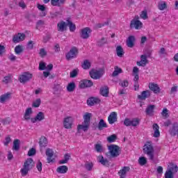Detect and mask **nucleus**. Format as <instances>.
Here are the masks:
<instances>
[{
    "label": "nucleus",
    "instance_id": "c9c22d12",
    "mask_svg": "<svg viewBox=\"0 0 178 178\" xmlns=\"http://www.w3.org/2000/svg\"><path fill=\"white\" fill-rule=\"evenodd\" d=\"M95 149L97 152H104L105 151V148L101 143H97L95 145Z\"/></svg>",
    "mask_w": 178,
    "mask_h": 178
},
{
    "label": "nucleus",
    "instance_id": "6e6552de",
    "mask_svg": "<svg viewBox=\"0 0 178 178\" xmlns=\"http://www.w3.org/2000/svg\"><path fill=\"white\" fill-rule=\"evenodd\" d=\"M91 29L88 27L83 28L81 29L80 31V37L81 38H83V40H87L88 38H90V35H91L92 33Z\"/></svg>",
    "mask_w": 178,
    "mask_h": 178
},
{
    "label": "nucleus",
    "instance_id": "ddd939ff",
    "mask_svg": "<svg viewBox=\"0 0 178 178\" xmlns=\"http://www.w3.org/2000/svg\"><path fill=\"white\" fill-rule=\"evenodd\" d=\"M46 155L47 156V161L48 163H54V162H55V159L53 158L54 150H52L51 149H47Z\"/></svg>",
    "mask_w": 178,
    "mask_h": 178
},
{
    "label": "nucleus",
    "instance_id": "473e14b6",
    "mask_svg": "<svg viewBox=\"0 0 178 178\" xmlns=\"http://www.w3.org/2000/svg\"><path fill=\"white\" fill-rule=\"evenodd\" d=\"M97 161L104 166H106V165H108V163H109V161H108V159H106V158H104L102 155L97 157Z\"/></svg>",
    "mask_w": 178,
    "mask_h": 178
},
{
    "label": "nucleus",
    "instance_id": "603ef678",
    "mask_svg": "<svg viewBox=\"0 0 178 178\" xmlns=\"http://www.w3.org/2000/svg\"><path fill=\"white\" fill-rule=\"evenodd\" d=\"M70 159V154H66L64 156V159L60 161V163L63 164V163H67V161Z\"/></svg>",
    "mask_w": 178,
    "mask_h": 178
},
{
    "label": "nucleus",
    "instance_id": "0e129e2a",
    "mask_svg": "<svg viewBox=\"0 0 178 178\" xmlns=\"http://www.w3.org/2000/svg\"><path fill=\"white\" fill-rule=\"evenodd\" d=\"M157 173L159 176H162V173H163V168L162 166L157 167Z\"/></svg>",
    "mask_w": 178,
    "mask_h": 178
},
{
    "label": "nucleus",
    "instance_id": "e433bc0d",
    "mask_svg": "<svg viewBox=\"0 0 178 178\" xmlns=\"http://www.w3.org/2000/svg\"><path fill=\"white\" fill-rule=\"evenodd\" d=\"M39 144L42 147H47L48 144V140H47V138H45V136H42L40 139Z\"/></svg>",
    "mask_w": 178,
    "mask_h": 178
},
{
    "label": "nucleus",
    "instance_id": "423d86ee",
    "mask_svg": "<svg viewBox=\"0 0 178 178\" xmlns=\"http://www.w3.org/2000/svg\"><path fill=\"white\" fill-rule=\"evenodd\" d=\"M33 79V74L27 72H24L22 74L19 76V81L22 84H26L28 81H30Z\"/></svg>",
    "mask_w": 178,
    "mask_h": 178
},
{
    "label": "nucleus",
    "instance_id": "393cba45",
    "mask_svg": "<svg viewBox=\"0 0 178 178\" xmlns=\"http://www.w3.org/2000/svg\"><path fill=\"white\" fill-rule=\"evenodd\" d=\"M159 10H166L168 9V3L165 1H160L157 4Z\"/></svg>",
    "mask_w": 178,
    "mask_h": 178
},
{
    "label": "nucleus",
    "instance_id": "39448f33",
    "mask_svg": "<svg viewBox=\"0 0 178 178\" xmlns=\"http://www.w3.org/2000/svg\"><path fill=\"white\" fill-rule=\"evenodd\" d=\"M109 154L113 158H116L120 155V147L116 145H111L108 146Z\"/></svg>",
    "mask_w": 178,
    "mask_h": 178
},
{
    "label": "nucleus",
    "instance_id": "a878e982",
    "mask_svg": "<svg viewBox=\"0 0 178 178\" xmlns=\"http://www.w3.org/2000/svg\"><path fill=\"white\" fill-rule=\"evenodd\" d=\"M170 134L171 136H177L178 137V123L175 122L172 124L171 129H170Z\"/></svg>",
    "mask_w": 178,
    "mask_h": 178
},
{
    "label": "nucleus",
    "instance_id": "c756f323",
    "mask_svg": "<svg viewBox=\"0 0 178 178\" xmlns=\"http://www.w3.org/2000/svg\"><path fill=\"white\" fill-rule=\"evenodd\" d=\"M136 40V38L134 36H129L127 40V45L129 47V48H133L134 47V41Z\"/></svg>",
    "mask_w": 178,
    "mask_h": 178
},
{
    "label": "nucleus",
    "instance_id": "20e7f679",
    "mask_svg": "<svg viewBox=\"0 0 178 178\" xmlns=\"http://www.w3.org/2000/svg\"><path fill=\"white\" fill-rule=\"evenodd\" d=\"M74 122V118L72 116H67L64 118L63 120V126L64 129H67V130H70L73 127V123Z\"/></svg>",
    "mask_w": 178,
    "mask_h": 178
},
{
    "label": "nucleus",
    "instance_id": "c03bdc74",
    "mask_svg": "<svg viewBox=\"0 0 178 178\" xmlns=\"http://www.w3.org/2000/svg\"><path fill=\"white\" fill-rule=\"evenodd\" d=\"M90 67H91V63L88 60H85L82 63V67L85 70L90 69Z\"/></svg>",
    "mask_w": 178,
    "mask_h": 178
},
{
    "label": "nucleus",
    "instance_id": "a211bd4d",
    "mask_svg": "<svg viewBox=\"0 0 178 178\" xmlns=\"http://www.w3.org/2000/svg\"><path fill=\"white\" fill-rule=\"evenodd\" d=\"M45 119V115L44 113L39 112L35 118L31 119L32 123H35V122H41V120H44Z\"/></svg>",
    "mask_w": 178,
    "mask_h": 178
},
{
    "label": "nucleus",
    "instance_id": "ea45409f",
    "mask_svg": "<svg viewBox=\"0 0 178 178\" xmlns=\"http://www.w3.org/2000/svg\"><path fill=\"white\" fill-rule=\"evenodd\" d=\"M20 148V140L19 139H15L13 142V149L15 151H19Z\"/></svg>",
    "mask_w": 178,
    "mask_h": 178
},
{
    "label": "nucleus",
    "instance_id": "58836bf2",
    "mask_svg": "<svg viewBox=\"0 0 178 178\" xmlns=\"http://www.w3.org/2000/svg\"><path fill=\"white\" fill-rule=\"evenodd\" d=\"M24 51V47L23 45L18 44L15 47V52L17 55L22 54Z\"/></svg>",
    "mask_w": 178,
    "mask_h": 178
},
{
    "label": "nucleus",
    "instance_id": "f8f14e48",
    "mask_svg": "<svg viewBox=\"0 0 178 178\" xmlns=\"http://www.w3.org/2000/svg\"><path fill=\"white\" fill-rule=\"evenodd\" d=\"M104 74L102 73V71H98L97 70H92L90 72V76L92 79H94L95 80H98V79H101Z\"/></svg>",
    "mask_w": 178,
    "mask_h": 178
},
{
    "label": "nucleus",
    "instance_id": "0eeeda50",
    "mask_svg": "<svg viewBox=\"0 0 178 178\" xmlns=\"http://www.w3.org/2000/svg\"><path fill=\"white\" fill-rule=\"evenodd\" d=\"M124 124L127 127L133 126L134 127H136V126H138V124H140V120L138 118H125L124 120Z\"/></svg>",
    "mask_w": 178,
    "mask_h": 178
},
{
    "label": "nucleus",
    "instance_id": "4d7b16f0",
    "mask_svg": "<svg viewBox=\"0 0 178 178\" xmlns=\"http://www.w3.org/2000/svg\"><path fill=\"white\" fill-rule=\"evenodd\" d=\"M53 90L55 92L60 91V90H62V87L60 86V84H55L54 86L53 87Z\"/></svg>",
    "mask_w": 178,
    "mask_h": 178
},
{
    "label": "nucleus",
    "instance_id": "f3484780",
    "mask_svg": "<svg viewBox=\"0 0 178 178\" xmlns=\"http://www.w3.org/2000/svg\"><path fill=\"white\" fill-rule=\"evenodd\" d=\"M57 30L58 31H66L67 30V22H63L61 21L60 22L58 23L57 24Z\"/></svg>",
    "mask_w": 178,
    "mask_h": 178
},
{
    "label": "nucleus",
    "instance_id": "13d9d810",
    "mask_svg": "<svg viewBox=\"0 0 178 178\" xmlns=\"http://www.w3.org/2000/svg\"><path fill=\"white\" fill-rule=\"evenodd\" d=\"M47 67V65H45V63L40 62L39 64V70H45Z\"/></svg>",
    "mask_w": 178,
    "mask_h": 178
},
{
    "label": "nucleus",
    "instance_id": "5701e85b",
    "mask_svg": "<svg viewBox=\"0 0 178 178\" xmlns=\"http://www.w3.org/2000/svg\"><path fill=\"white\" fill-rule=\"evenodd\" d=\"M31 115H33V108H26L24 115V119L26 120V122H29V120H31Z\"/></svg>",
    "mask_w": 178,
    "mask_h": 178
},
{
    "label": "nucleus",
    "instance_id": "1a4fd4ad",
    "mask_svg": "<svg viewBox=\"0 0 178 178\" xmlns=\"http://www.w3.org/2000/svg\"><path fill=\"white\" fill-rule=\"evenodd\" d=\"M77 54H79V50L77 49V48L73 47L66 54L65 58L67 60H70L74 58H76Z\"/></svg>",
    "mask_w": 178,
    "mask_h": 178
},
{
    "label": "nucleus",
    "instance_id": "f257e3e1",
    "mask_svg": "<svg viewBox=\"0 0 178 178\" xmlns=\"http://www.w3.org/2000/svg\"><path fill=\"white\" fill-rule=\"evenodd\" d=\"M34 160L31 158H29L24 162L23 166L20 170L21 176L26 177L29 175V172L34 168Z\"/></svg>",
    "mask_w": 178,
    "mask_h": 178
},
{
    "label": "nucleus",
    "instance_id": "9b49d317",
    "mask_svg": "<svg viewBox=\"0 0 178 178\" xmlns=\"http://www.w3.org/2000/svg\"><path fill=\"white\" fill-rule=\"evenodd\" d=\"M26 35L24 33H19L13 36V42H15V44H17L22 42V41H24Z\"/></svg>",
    "mask_w": 178,
    "mask_h": 178
},
{
    "label": "nucleus",
    "instance_id": "680f3d73",
    "mask_svg": "<svg viewBox=\"0 0 178 178\" xmlns=\"http://www.w3.org/2000/svg\"><path fill=\"white\" fill-rule=\"evenodd\" d=\"M3 83H5V84H8V83H10V76H4L3 79Z\"/></svg>",
    "mask_w": 178,
    "mask_h": 178
},
{
    "label": "nucleus",
    "instance_id": "de8ad7c7",
    "mask_svg": "<svg viewBox=\"0 0 178 178\" xmlns=\"http://www.w3.org/2000/svg\"><path fill=\"white\" fill-rule=\"evenodd\" d=\"M138 162L140 166H144V165H146L147 163V158L145 156H140L138 159Z\"/></svg>",
    "mask_w": 178,
    "mask_h": 178
},
{
    "label": "nucleus",
    "instance_id": "6e6d98bb",
    "mask_svg": "<svg viewBox=\"0 0 178 178\" xmlns=\"http://www.w3.org/2000/svg\"><path fill=\"white\" fill-rule=\"evenodd\" d=\"M36 152H37V150H35V148H31L28 152V156H34Z\"/></svg>",
    "mask_w": 178,
    "mask_h": 178
},
{
    "label": "nucleus",
    "instance_id": "3c124183",
    "mask_svg": "<svg viewBox=\"0 0 178 178\" xmlns=\"http://www.w3.org/2000/svg\"><path fill=\"white\" fill-rule=\"evenodd\" d=\"M41 105V99H36L32 104L33 108H38Z\"/></svg>",
    "mask_w": 178,
    "mask_h": 178
},
{
    "label": "nucleus",
    "instance_id": "412c9836",
    "mask_svg": "<svg viewBox=\"0 0 178 178\" xmlns=\"http://www.w3.org/2000/svg\"><path fill=\"white\" fill-rule=\"evenodd\" d=\"M149 90H151V91H153L154 94H158L161 92V88H159L158 84L155 83H149Z\"/></svg>",
    "mask_w": 178,
    "mask_h": 178
},
{
    "label": "nucleus",
    "instance_id": "8fccbe9b",
    "mask_svg": "<svg viewBox=\"0 0 178 178\" xmlns=\"http://www.w3.org/2000/svg\"><path fill=\"white\" fill-rule=\"evenodd\" d=\"M38 8L42 12L40 16H45L47 15V13H45V6L38 4Z\"/></svg>",
    "mask_w": 178,
    "mask_h": 178
},
{
    "label": "nucleus",
    "instance_id": "7c9ffc66",
    "mask_svg": "<svg viewBox=\"0 0 178 178\" xmlns=\"http://www.w3.org/2000/svg\"><path fill=\"white\" fill-rule=\"evenodd\" d=\"M67 26H68L70 29V31H71V33L76 31V24H73L72 20L69 19H67Z\"/></svg>",
    "mask_w": 178,
    "mask_h": 178
},
{
    "label": "nucleus",
    "instance_id": "dca6fc26",
    "mask_svg": "<svg viewBox=\"0 0 178 178\" xmlns=\"http://www.w3.org/2000/svg\"><path fill=\"white\" fill-rule=\"evenodd\" d=\"M92 81L88 79H83L80 81L79 87L80 88H87L88 87H92Z\"/></svg>",
    "mask_w": 178,
    "mask_h": 178
},
{
    "label": "nucleus",
    "instance_id": "4468645a",
    "mask_svg": "<svg viewBox=\"0 0 178 178\" xmlns=\"http://www.w3.org/2000/svg\"><path fill=\"white\" fill-rule=\"evenodd\" d=\"M149 97H151V92L149 90H144L140 95H138V99L139 101H145V99L149 98Z\"/></svg>",
    "mask_w": 178,
    "mask_h": 178
},
{
    "label": "nucleus",
    "instance_id": "bf43d9fd",
    "mask_svg": "<svg viewBox=\"0 0 178 178\" xmlns=\"http://www.w3.org/2000/svg\"><path fill=\"white\" fill-rule=\"evenodd\" d=\"M36 168L38 172H41V170H42V163H41V161H38L36 164Z\"/></svg>",
    "mask_w": 178,
    "mask_h": 178
},
{
    "label": "nucleus",
    "instance_id": "49530a36",
    "mask_svg": "<svg viewBox=\"0 0 178 178\" xmlns=\"http://www.w3.org/2000/svg\"><path fill=\"white\" fill-rule=\"evenodd\" d=\"M140 17L143 20H147V19H148V11L147 10H143V11H141L140 14Z\"/></svg>",
    "mask_w": 178,
    "mask_h": 178
},
{
    "label": "nucleus",
    "instance_id": "e2e57ef3",
    "mask_svg": "<svg viewBox=\"0 0 178 178\" xmlns=\"http://www.w3.org/2000/svg\"><path fill=\"white\" fill-rule=\"evenodd\" d=\"M5 46L0 44V56H2L6 52Z\"/></svg>",
    "mask_w": 178,
    "mask_h": 178
},
{
    "label": "nucleus",
    "instance_id": "2f4dec72",
    "mask_svg": "<svg viewBox=\"0 0 178 178\" xmlns=\"http://www.w3.org/2000/svg\"><path fill=\"white\" fill-rule=\"evenodd\" d=\"M100 94L103 97H108L109 94V88H108V86L102 87L100 89Z\"/></svg>",
    "mask_w": 178,
    "mask_h": 178
},
{
    "label": "nucleus",
    "instance_id": "c85d7f7f",
    "mask_svg": "<svg viewBox=\"0 0 178 178\" xmlns=\"http://www.w3.org/2000/svg\"><path fill=\"white\" fill-rule=\"evenodd\" d=\"M67 170L69 168L66 165H60L56 169L57 173H60L61 175H64L65 173H67Z\"/></svg>",
    "mask_w": 178,
    "mask_h": 178
},
{
    "label": "nucleus",
    "instance_id": "79ce46f5",
    "mask_svg": "<svg viewBox=\"0 0 178 178\" xmlns=\"http://www.w3.org/2000/svg\"><path fill=\"white\" fill-rule=\"evenodd\" d=\"M154 109H155V106L154 105L149 106L146 109L147 115H149V116H152V115L154 114Z\"/></svg>",
    "mask_w": 178,
    "mask_h": 178
},
{
    "label": "nucleus",
    "instance_id": "4be33fe9",
    "mask_svg": "<svg viewBox=\"0 0 178 178\" xmlns=\"http://www.w3.org/2000/svg\"><path fill=\"white\" fill-rule=\"evenodd\" d=\"M99 102H101V100L97 97H90L87 100V104L89 106L97 105V104H99Z\"/></svg>",
    "mask_w": 178,
    "mask_h": 178
},
{
    "label": "nucleus",
    "instance_id": "aec40b11",
    "mask_svg": "<svg viewBox=\"0 0 178 178\" xmlns=\"http://www.w3.org/2000/svg\"><path fill=\"white\" fill-rule=\"evenodd\" d=\"M108 121L110 124H113L115 122H118V113L116 112H112L108 118Z\"/></svg>",
    "mask_w": 178,
    "mask_h": 178
},
{
    "label": "nucleus",
    "instance_id": "bb28decb",
    "mask_svg": "<svg viewBox=\"0 0 178 178\" xmlns=\"http://www.w3.org/2000/svg\"><path fill=\"white\" fill-rule=\"evenodd\" d=\"M153 129V137H155L156 138L159 137L161 136V132H159V126L158 124H154L152 126Z\"/></svg>",
    "mask_w": 178,
    "mask_h": 178
},
{
    "label": "nucleus",
    "instance_id": "052dcab7",
    "mask_svg": "<svg viewBox=\"0 0 178 178\" xmlns=\"http://www.w3.org/2000/svg\"><path fill=\"white\" fill-rule=\"evenodd\" d=\"M79 73V70H74L72 72H70V77H76Z\"/></svg>",
    "mask_w": 178,
    "mask_h": 178
},
{
    "label": "nucleus",
    "instance_id": "cd10ccee",
    "mask_svg": "<svg viewBox=\"0 0 178 178\" xmlns=\"http://www.w3.org/2000/svg\"><path fill=\"white\" fill-rule=\"evenodd\" d=\"M92 116V114L91 113H85L83 116V123H86L87 124L90 125Z\"/></svg>",
    "mask_w": 178,
    "mask_h": 178
},
{
    "label": "nucleus",
    "instance_id": "774afa93",
    "mask_svg": "<svg viewBox=\"0 0 178 178\" xmlns=\"http://www.w3.org/2000/svg\"><path fill=\"white\" fill-rule=\"evenodd\" d=\"M177 86H174L171 88L170 93L175 94V92H177Z\"/></svg>",
    "mask_w": 178,
    "mask_h": 178
},
{
    "label": "nucleus",
    "instance_id": "b1692460",
    "mask_svg": "<svg viewBox=\"0 0 178 178\" xmlns=\"http://www.w3.org/2000/svg\"><path fill=\"white\" fill-rule=\"evenodd\" d=\"M148 56L143 54L140 56V60L137 62L138 66H145L148 63V60H147Z\"/></svg>",
    "mask_w": 178,
    "mask_h": 178
},
{
    "label": "nucleus",
    "instance_id": "f03ea898",
    "mask_svg": "<svg viewBox=\"0 0 178 178\" xmlns=\"http://www.w3.org/2000/svg\"><path fill=\"white\" fill-rule=\"evenodd\" d=\"M143 154H145L149 159V161H154L155 158V149L151 142H147L143 145Z\"/></svg>",
    "mask_w": 178,
    "mask_h": 178
},
{
    "label": "nucleus",
    "instance_id": "5fc2aeb1",
    "mask_svg": "<svg viewBox=\"0 0 178 178\" xmlns=\"http://www.w3.org/2000/svg\"><path fill=\"white\" fill-rule=\"evenodd\" d=\"M107 141L108 143H114L116 141V135H111L107 138Z\"/></svg>",
    "mask_w": 178,
    "mask_h": 178
},
{
    "label": "nucleus",
    "instance_id": "a19ab883",
    "mask_svg": "<svg viewBox=\"0 0 178 178\" xmlns=\"http://www.w3.org/2000/svg\"><path fill=\"white\" fill-rule=\"evenodd\" d=\"M122 68H120L118 66H115L114 67V71L112 74L113 77H116V76H119V74H120V73H122Z\"/></svg>",
    "mask_w": 178,
    "mask_h": 178
},
{
    "label": "nucleus",
    "instance_id": "72a5a7b5",
    "mask_svg": "<svg viewBox=\"0 0 178 178\" xmlns=\"http://www.w3.org/2000/svg\"><path fill=\"white\" fill-rule=\"evenodd\" d=\"M9 99H10V94L9 93L3 95L0 97V102L1 104H5V102H7Z\"/></svg>",
    "mask_w": 178,
    "mask_h": 178
},
{
    "label": "nucleus",
    "instance_id": "864d4df0",
    "mask_svg": "<svg viewBox=\"0 0 178 178\" xmlns=\"http://www.w3.org/2000/svg\"><path fill=\"white\" fill-rule=\"evenodd\" d=\"M94 164L92 162H86L85 164V168L87 170H92Z\"/></svg>",
    "mask_w": 178,
    "mask_h": 178
},
{
    "label": "nucleus",
    "instance_id": "9d476101",
    "mask_svg": "<svg viewBox=\"0 0 178 178\" xmlns=\"http://www.w3.org/2000/svg\"><path fill=\"white\" fill-rule=\"evenodd\" d=\"M130 26L131 28L136 29V30H140V29H143V22L138 19L134 18L131 20Z\"/></svg>",
    "mask_w": 178,
    "mask_h": 178
},
{
    "label": "nucleus",
    "instance_id": "338daca9",
    "mask_svg": "<svg viewBox=\"0 0 178 178\" xmlns=\"http://www.w3.org/2000/svg\"><path fill=\"white\" fill-rule=\"evenodd\" d=\"M40 55L42 58H44V56H47V51H45L44 49H41L40 51Z\"/></svg>",
    "mask_w": 178,
    "mask_h": 178
},
{
    "label": "nucleus",
    "instance_id": "37998d69",
    "mask_svg": "<svg viewBox=\"0 0 178 178\" xmlns=\"http://www.w3.org/2000/svg\"><path fill=\"white\" fill-rule=\"evenodd\" d=\"M116 52L118 56H119L120 58H122V56L124 55V51H123V48L121 47V46H118L116 47Z\"/></svg>",
    "mask_w": 178,
    "mask_h": 178
},
{
    "label": "nucleus",
    "instance_id": "4c0bfd02",
    "mask_svg": "<svg viewBox=\"0 0 178 178\" xmlns=\"http://www.w3.org/2000/svg\"><path fill=\"white\" fill-rule=\"evenodd\" d=\"M75 88L76 84L74 83V82H71L67 86V91H68V92H73Z\"/></svg>",
    "mask_w": 178,
    "mask_h": 178
},
{
    "label": "nucleus",
    "instance_id": "f704fd0d",
    "mask_svg": "<svg viewBox=\"0 0 178 178\" xmlns=\"http://www.w3.org/2000/svg\"><path fill=\"white\" fill-rule=\"evenodd\" d=\"M65 0H51V3L53 6H60L65 3Z\"/></svg>",
    "mask_w": 178,
    "mask_h": 178
},
{
    "label": "nucleus",
    "instance_id": "69168bd1",
    "mask_svg": "<svg viewBox=\"0 0 178 178\" xmlns=\"http://www.w3.org/2000/svg\"><path fill=\"white\" fill-rule=\"evenodd\" d=\"M9 143H10V137L7 136V137H6V138L3 141V144H4V145L8 146V145H9Z\"/></svg>",
    "mask_w": 178,
    "mask_h": 178
},
{
    "label": "nucleus",
    "instance_id": "6ab92c4d",
    "mask_svg": "<svg viewBox=\"0 0 178 178\" xmlns=\"http://www.w3.org/2000/svg\"><path fill=\"white\" fill-rule=\"evenodd\" d=\"M130 172V167H123L119 172L120 178H126L127 173Z\"/></svg>",
    "mask_w": 178,
    "mask_h": 178
},
{
    "label": "nucleus",
    "instance_id": "a18cd8bd",
    "mask_svg": "<svg viewBox=\"0 0 178 178\" xmlns=\"http://www.w3.org/2000/svg\"><path fill=\"white\" fill-rule=\"evenodd\" d=\"M106 127H108V125H106V122H105L103 119L100 120L98 124L99 130H102V129H105Z\"/></svg>",
    "mask_w": 178,
    "mask_h": 178
},
{
    "label": "nucleus",
    "instance_id": "09e8293b",
    "mask_svg": "<svg viewBox=\"0 0 178 178\" xmlns=\"http://www.w3.org/2000/svg\"><path fill=\"white\" fill-rule=\"evenodd\" d=\"M45 26L44 21H38L36 24V29L38 30H42Z\"/></svg>",
    "mask_w": 178,
    "mask_h": 178
},
{
    "label": "nucleus",
    "instance_id": "2eb2a0df",
    "mask_svg": "<svg viewBox=\"0 0 178 178\" xmlns=\"http://www.w3.org/2000/svg\"><path fill=\"white\" fill-rule=\"evenodd\" d=\"M88 129H90V124L86 122H82L77 126V133L80 134L81 131H87Z\"/></svg>",
    "mask_w": 178,
    "mask_h": 178
},
{
    "label": "nucleus",
    "instance_id": "7ed1b4c3",
    "mask_svg": "<svg viewBox=\"0 0 178 178\" xmlns=\"http://www.w3.org/2000/svg\"><path fill=\"white\" fill-rule=\"evenodd\" d=\"M178 171V167L176 164H174L172 163H170L167 170L165 171L164 174V177L165 178H174L175 175L177 173Z\"/></svg>",
    "mask_w": 178,
    "mask_h": 178
}]
</instances>
